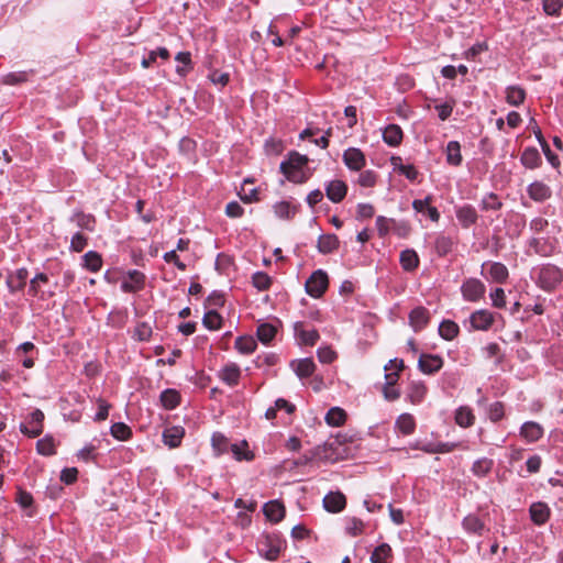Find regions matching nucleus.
<instances>
[{
	"mask_svg": "<svg viewBox=\"0 0 563 563\" xmlns=\"http://www.w3.org/2000/svg\"><path fill=\"white\" fill-rule=\"evenodd\" d=\"M238 319L232 306L225 305L223 295L213 291V331L224 330L223 336L217 343L221 350L228 349L227 340L238 328Z\"/></svg>",
	"mask_w": 563,
	"mask_h": 563,
	"instance_id": "1",
	"label": "nucleus"
},
{
	"mask_svg": "<svg viewBox=\"0 0 563 563\" xmlns=\"http://www.w3.org/2000/svg\"><path fill=\"white\" fill-rule=\"evenodd\" d=\"M563 280V272L552 264H547L540 268L538 284L547 290H554Z\"/></svg>",
	"mask_w": 563,
	"mask_h": 563,
	"instance_id": "2",
	"label": "nucleus"
},
{
	"mask_svg": "<svg viewBox=\"0 0 563 563\" xmlns=\"http://www.w3.org/2000/svg\"><path fill=\"white\" fill-rule=\"evenodd\" d=\"M329 278L322 269L314 271L306 280L305 288L308 295L313 298L321 297L328 289Z\"/></svg>",
	"mask_w": 563,
	"mask_h": 563,
	"instance_id": "3",
	"label": "nucleus"
},
{
	"mask_svg": "<svg viewBox=\"0 0 563 563\" xmlns=\"http://www.w3.org/2000/svg\"><path fill=\"white\" fill-rule=\"evenodd\" d=\"M43 411L34 409L26 420L20 424V431L30 438H36L43 432Z\"/></svg>",
	"mask_w": 563,
	"mask_h": 563,
	"instance_id": "4",
	"label": "nucleus"
},
{
	"mask_svg": "<svg viewBox=\"0 0 563 563\" xmlns=\"http://www.w3.org/2000/svg\"><path fill=\"white\" fill-rule=\"evenodd\" d=\"M486 287L477 278H467L461 286L462 296L465 300L476 302L485 295Z\"/></svg>",
	"mask_w": 563,
	"mask_h": 563,
	"instance_id": "5",
	"label": "nucleus"
},
{
	"mask_svg": "<svg viewBox=\"0 0 563 563\" xmlns=\"http://www.w3.org/2000/svg\"><path fill=\"white\" fill-rule=\"evenodd\" d=\"M261 545L260 551L263 553L264 558L269 561H275L279 556L284 542L276 534H266L261 541Z\"/></svg>",
	"mask_w": 563,
	"mask_h": 563,
	"instance_id": "6",
	"label": "nucleus"
},
{
	"mask_svg": "<svg viewBox=\"0 0 563 563\" xmlns=\"http://www.w3.org/2000/svg\"><path fill=\"white\" fill-rule=\"evenodd\" d=\"M443 358L437 354L422 353L418 360V368L427 375L438 373L443 366Z\"/></svg>",
	"mask_w": 563,
	"mask_h": 563,
	"instance_id": "7",
	"label": "nucleus"
},
{
	"mask_svg": "<svg viewBox=\"0 0 563 563\" xmlns=\"http://www.w3.org/2000/svg\"><path fill=\"white\" fill-rule=\"evenodd\" d=\"M470 322L474 330L487 331L495 322V317L490 311L479 309L471 314Z\"/></svg>",
	"mask_w": 563,
	"mask_h": 563,
	"instance_id": "8",
	"label": "nucleus"
},
{
	"mask_svg": "<svg viewBox=\"0 0 563 563\" xmlns=\"http://www.w3.org/2000/svg\"><path fill=\"white\" fill-rule=\"evenodd\" d=\"M430 312L427 308L419 306L412 309L409 313V324L413 331L419 332L424 329L430 322Z\"/></svg>",
	"mask_w": 563,
	"mask_h": 563,
	"instance_id": "9",
	"label": "nucleus"
},
{
	"mask_svg": "<svg viewBox=\"0 0 563 563\" xmlns=\"http://www.w3.org/2000/svg\"><path fill=\"white\" fill-rule=\"evenodd\" d=\"M144 285L145 275L137 269H133L128 273V278L122 282L121 289L124 292H136L143 289Z\"/></svg>",
	"mask_w": 563,
	"mask_h": 563,
	"instance_id": "10",
	"label": "nucleus"
},
{
	"mask_svg": "<svg viewBox=\"0 0 563 563\" xmlns=\"http://www.w3.org/2000/svg\"><path fill=\"white\" fill-rule=\"evenodd\" d=\"M347 192V186L343 180L334 179L325 186L328 199L334 203L341 202Z\"/></svg>",
	"mask_w": 563,
	"mask_h": 563,
	"instance_id": "11",
	"label": "nucleus"
},
{
	"mask_svg": "<svg viewBox=\"0 0 563 563\" xmlns=\"http://www.w3.org/2000/svg\"><path fill=\"white\" fill-rule=\"evenodd\" d=\"M344 164L352 170H361L365 166V156L361 150L350 147L343 153Z\"/></svg>",
	"mask_w": 563,
	"mask_h": 563,
	"instance_id": "12",
	"label": "nucleus"
},
{
	"mask_svg": "<svg viewBox=\"0 0 563 563\" xmlns=\"http://www.w3.org/2000/svg\"><path fill=\"white\" fill-rule=\"evenodd\" d=\"M323 506L329 512H340L346 506V498L340 492H331L324 496Z\"/></svg>",
	"mask_w": 563,
	"mask_h": 563,
	"instance_id": "13",
	"label": "nucleus"
},
{
	"mask_svg": "<svg viewBox=\"0 0 563 563\" xmlns=\"http://www.w3.org/2000/svg\"><path fill=\"white\" fill-rule=\"evenodd\" d=\"M295 335L298 338L300 344L303 345H314L319 340L320 335L316 329L306 330L303 328V322H296L294 324Z\"/></svg>",
	"mask_w": 563,
	"mask_h": 563,
	"instance_id": "14",
	"label": "nucleus"
},
{
	"mask_svg": "<svg viewBox=\"0 0 563 563\" xmlns=\"http://www.w3.org/2000/svg\"><path fill=\"white\" fill-rule=\"evenodd\" d=\"M29 277V271L24 267L16 269L14 273H10L7 278V286L10 292L22 290L26 285Z\"/></svg>",
	"mask_w": 563,
	"mask_h": 563,
	"instance_id": "15",
	"label": "nucleus"
},
{
	"mask_svg": "<svg viewBox=\"0 0 563 563\" xmlns=\"http://www.w3.org/2000/svg\"><path fill=\"white\" fill-rule=\"evenodd\" d=\"M455 214L461 225L465 229L475 224L478 219L475 208L471 205L459 207L455 211Z\"/></svg>",
	"mask_w": 563,
	"mask_h": 563,
	"instance_id": "16",
	"label": "nucleus"
},
{
	"mask_svg": "<svg viewBox=\"0 0 563 563\" xmlns=\"http://www.w3.org/2000/svg\"><path fill=\"white\" fill-rule=\"evenodd\" d=\"M184 435L185 430L183 427H168L163 432V441L169 448H177L180 445Z\"/></svg>",
	"mask_w": 563,
	"mask_h": 563,
	"instance_id": "17",
	"label": "nucleus"
},
{
	"mask_svg": "<svg viewBox=\"0 0 563 563\" xmlns=\"http://www.w3.org/2000/svg\"><path fill=\"white\" fill-rule=\"evenodd\" d=\"M462 526L466 532L473 533V534H476L479 537L483 536V533L485 531V523L478 516H476L474 514L467 515L463 519Z\"/></svg>",
	"mask_w": 563,
	"mask_h": 563,
	"instance_id": "18",
	"label": "nucleus"
},
{
	"mask_svg": "<svg viewBox=\"0 0 563 563\" xmlns=\"http://www.w3.org/2000/svg\"><path fill=\"white\" fill-rule=\"evenodd\" d=\"M263 510L266 518L272 522H279L285 516V507L277 500L266 503Z\"/></svg>",
	"mask_w": 563,
	"mask_h": 563,
	"instance_id": "19",
	"label": "nucleus"
},
{
	"mask_svg": "<svg viewBox=\"0 0 563 563\" xmlns=\"http://www.w3.org/2000/svg\"><path fill=\"white\" fill-rule=\"evenodd\" d=\"M528 195L534 201H544L551 197V189L542 181H534L529 185Z\"/></svg>",
	"mask_w": 563,
	"mask_h": 563,
	"instance_id": "20",
	"label": "nucleus"
},
{
	"mask_svg": "<svg viewBox=\"0 0 563 563\" xmlns=\"http://www.w3.org/2000/svg\"><path fill=\"white\" fill-rule=\"evenodd\" d=\"M531 520L536 525H543L550 517V509L544 503H534L530 506L529 509Z\"/></svg>",
	"mask_w": 563,
	"mask_h": 563,
	"instance_id": "21",
	"label": "nucleus"
},
{
	"mask_svg": "<svg viewBox=\"0 0 563 563\" xmlns=\"http://www.w3.org/2000/svg\"><path fill=\"white\" fill-rule=\"evenodd\" d=\"M520 434L528 442H536L543 435V428L534 421H528L522 424Z\"/></svg>",
	"mask_w": 563,
	"mask_h": 563,
	"instance_id": "22",
	"label": "nucleus"
},
{
	"mask_svg": "<svg viewBox=\"0 0 563 563\" xmlns=\"http://www.w3.org/2000/svg\"><path fill=\"white\" fill-rule=\"evenodd\" d=\"M240 376H241L240 367L234 363H230V364L225 365L219 372V378L230 386L236 385L239 383Z\"/></svg>",
	"mask_w": 563,
	"mask_h": 563,
	"instance_id": "23",
	"label": "nucleus"
},
{
	"mask_svg": "<svg viewBox=\"0 0 563 563\" xmlns=\"http://www.w3.org/2000/svg\"><path fill=\"white\" fill-rule=\"evenodd\" d=\"M520 162L525 167L534 169L541 165L542 158L536 147H527L521 154Z\"/></svg>",
	"mask_w": 563,
	"mask_h": 563,
	"instance_id": "24",
	"label": "nucleus"
},
{
	"mask_svg": "<svg viewBox=\"0 0 563 563\" xmlns=\"http://www.w3.org/2000/svg\"><path fill=\"white\" fill-rule=\"evenodd\" d=\"M402 130L397 124H389L383 132V140L389 146H398L402 141Z\"/></svg>",
	"mask_w": 563,
	"mask_h": 563,
	"instance_id": "25",
	"label": "nucleus"
},
{
	"mask_svg": "<svg viewBox=\"0 0 563 563\" xmlns=\"http://www.w3.org/2000/svg\"><path fill=\"white\" fill-rule=\"evenodd\" d=\"M290 365L300 378L310 377L316 369V364L311 358L292 361Z\"/></svg>",
	"mask_w": 563,
	"mask_h": 563,
	"instance_id": "26",
	"label": "nucleus"
},
{
	"mask_svg": "<svg viewBox=\"0 0 563 563\" xmlns=\"http://www.w3.org/2000/svg\"><path fill=\"white\" fill-rule=\"evenodd\" d=\"M229 451L232 452L236 461H252L254 459V454L250 451L249 443L245 440L240 443H231Z\"/></svg>",
	"mask_w": 563,
	"mask_h": 563,
	"instance_id": "27",
	"label": "nucleus"
},
{
	"mask_svg": "<svg viewBox=\"0 0 563 563\" xmlns=\"http://www.w3.org/2000/svg\"><path fill=\"white\" fill-rule=\"evenodd\" d=\"M48 283V276L45 273H37L31 280L29 287V295L32 297L45 298V294L42 290V285Z\"/></svg>",
	"mask_w": 563,
	"mask_h": 563,
	"instance_id": "28",
	"label": "nucleus"
},
{
	"mask_svg": "<svg viewBox=\"0 0 563 563\" xmlns=\"http://www.w3.org/2000/svg\"><path fill=\"white\" fill-rule=\"evenodd\" d=\"M526 90L520 86H508L506 88V101L512 107H519L525 102Z\"/></svg>",
	"mask_w": 563,
	"mask_h": 563,
	"instance_id": "29",
	"label": "nucleus"
},
{
	"mask_svg": "<svg viewBox=\"0 0 563 563\" xmlns=\"http://www.w3.org/2000/svg\"><path fill=\"white\" fill-rule=\"evenodd\" d=\"M159 400L162 406L167 409L172 410L175 409L179 402H180V394L178 390L168 388L162 391L159 396Z\"/></svg>",
	"mask_w": 563,
	"mask_h": 563,
	"instance_id": "30",
	"label": "nucleus"
},
{
	"mask_svg": "<svg viewBox=\"0 0 563 563\" xmlns=\"http://www.w3.org/2000/svg\"><path fill=\"white\" fill-rule=\"evenodd\" d=\"M308 162L309 158L306 155H301L298 152H290L288 159L280 163L279 169H287V167L305 169Z\"/></svg>",
	"mask_w": 563,
	"mask_h": 563,
	"instance_id": "31",
	"label": "nucleus"
},
{
	"mask_svg": "<svg viewBox=\"0 0 563 563\" xmlns=\"http://www.w3.org/2000/svg\"><path fill=\"white\" fill-rule=\"evenodd\" d=\"M339 247V239L335 234H323L318 240V250L322 254H329Z\"/></svg>",
	"mask_w": 563,
	"mask_h": 563,
	"instance_id": "32",
	"label": "nucleus"
},
{
	"mask_svg": "<svg viewBox=\"0 0 563 563\" xmlns=\"http://www.w3.org/2000/svg\"><path fill=\"white\" fill-rule=\"evenodd\" d=\"M393 550L388 543H382L374 549L371 555L372 563H389Z\"/></svg>",
	"mask_w": 563,
	"mask_h": 563,
	"instance_id": "33",
	"label": "nucleus"
},
{
	"mask_svg": "<svg viewBox=\"0 0 563 563\" xmlns=\"http://www.w3.org/2000/svg\"><path fill=\"white\" fill-rule=\"evenodd\" d=\"M400 265L406 272L415 271L419 265L418 254L413 250H405L400 253Z\"/></svg>",
	"mask_w": 563,
	"mask_h": 563,
	"instance_id": "34",
	"label": "nucleus"
},
{
	"mask_svg": "<svg viewBox=\"0 0 563 563\" xmlns=\"http://www.w3.org/2000/svg\"><path fill=\"white\" fill-rule=\"evenodd\" d=\"M214 268L220 273L227 276H230L232 272H234V262L232 256L228 254H219L214 262Z\"/></svg>",
	"mask_w": 563,
	"mask_h": 563,
	"instance_id": "35",
	"label": "nucleus"
},
{
	"mask_svg": "<svg viewBox=\"0 0 563 563\" xmlns=\"http://www.w3.org/2000/svg\"><path fill=\"white\" fill-rule=\"evenodd\" d=\"M460 328L452 320H443L439 325V334L442 339L451 341L459 335Z\"/></svg>",
	"mask_w": 563,
	"mask_h": 563,
	"instance_id": "36",
	"label": "nucleus"
},
{
	"mask_svg": "<svg viewBox=\"0 0 563 563\" xmlns=\"http://www.w3.org/2000/svg\"><path fill=\"white\" fill-rule=\"evenodd\" d=\"M396 427L402 434L409 435L416 429L415 418L410 413H402L397 418Z\"/></svg>",
	"mask_w": 563,
	"mask_h": 563,
	"instance_id": "37",
	"label": "nucleus"
},
{
	"mask_svg": "<svg viewBox=\"0 0 563 563\" xmlns=\"http://www.w3.org/2000/svg\"><path fill=\"white\" fill-rule=\"evenodd\" d=\"M70 220L73 222H75L77 224V227H79L81 229H85L88 231L95 230L96 219L91 214H86L81 211H77L71 216Z\"/></svg>",
	"mask_w": 563,
	"mask_h": 563,
	"instance_id": "38",
	"label": "nucleus"
},
{
	"mask_svg": "<svg viewBox=\"0 0 563 563\" xmlns=\"http://www.w3.org/2000/svg\"><path fill=\"white\" fill-rule=\"evenodd\" d=\"M446 162L452 166L462 163L461 146L457 141H450L446 145Z\"/></svg>",
	"mask_w": 563,
	"mask_h": 563,
	"instance_id": "39",
	"label": "nucleus"
},
{
	"mask_svg": "<svg viewBox=\"0 0 563 563\" xmlns=\"http://www.w3.org/2000/svg\"><path fill=\"white\" fill-rule=\"evenodd\" d=\"M280 172L285 175V177L289 181L295 183V184H303L310 177V174L302 168L287 167V169H280Z\"/></svg>",
	"mask_w": 563,
	"mask_h": 563,
	"instance_id": "40",
	"label": "nucleus"
},
{
	"mask_svg": "<svg viewBox=\"0 0 563 563\" xmlns=\"http://www.w3.org/2000/svg\"><path fill=\"white\" fill-rule=\"evenodd\" d=\"M454 244L455 242L451 236L440 234L435 239L434 247L439 256H445L452 251Z\"/></svg>",
	"mask_w": 563,
	"mask_h": 563,
	"instance_id": "41",
	"label": "nucleus"
},
{
	"mask_svg": "<svg viewBox=\"0 0 563 563\" xmlns=\"http://www.w3.org/2000/svg\"><path fill=\"white\" fill-rule=\"evenodd\" d=\"M427 394V386L422 382H412L409 385L408 398L412 404H419Z\"/></svg>",
	"mask_w": 563,
	"mask_h": 563,
	"instance_id": "42",
	"label": "nucleus"
},
{
	"mask_svg": "<svg viewBox=\"0 0 563 563\" xmlns=\"http://www.w3.org/2000/svg\"><path fill=\"white\" fill-rule=\"evenodd\" d=\"M346 413L342 408L333 407L325 415V422L332 427H340L344 424Z\"/></svg>",
	"mask_w": 563,
	"mask_h": 563,
	"instance_id": "43",
	"label": "nucleus"
},
{
	"mask_svg": "<svg viewBox=\"0 0 563 563\" xmlns=\"http://www.w3.org/2000/svg\"><path fill=\"white\" fill-rule=\"evenodd\" d=\"M489 276L496 283H505L508 278V268L499 262H494L489 266Z\"/></svg>",
	"mask_w": 563,
	"mask_h": 563,
	"instance_id": "44",
	"label": "nucleus"
},
{
	"mask_svg": "<svg viewBox=\"0 0 563 563\" xmlns=\"http://www.w3.org/2000/svg\"><path fill=\"white\" fill-rule=\"evenodd\" d=\"M475 416L468 407H460L455 413V422L463 428L471 427L474 423Z\"/></svg>",
	"mask_w": 563,
	"mask_h": 563,
	"instance_id": "45",
	"label": "nucleus"
},
{
	"mask_svg": "<svg viewBox=\"0 0 563 563\" xmlns=\"http://www.w3.org/2000/svg\"><path fill=\"white\" fill-rule=\"evenodd\" d=\"M111 435L119 441H126L132 437L131 428L124 422H115L110 428Z\"/></svg>",
	"mask_w": 563,
	"mask_h": 563,
	"instance_id": "46",
	"label": "nucleus"
},
{
	"mask_svg": "<svg viewBox=\"0 0 563 563\" xmlns=\"http://www.w3.org/2000/svg\"><path fill=\"white\" fill-rule=\"evenodd\" d=\"M84 265L90 272H98L102 266V258L99 253L89 251L84 255Z\"/></svg>",
	"mask_w": 563,
	"mask_h": 563,
	"instance_id": "47",
	"label": "nucleus"
},
{
	"mask_svg": "<svg viewBox=\"0 0 563 563\" xmlns=\"http://www.w3.org/2000/svg\"><path fill=\"white\" fill-rule=\"evenodd\" d=\"M276 328L271 323H262L257 327L256 335L263 343H269L276 335Z\"/></svg>",
	"mask_w": 563,
	"mask_h": 563,
	"instance_id": "48",
	"label": "nucleus"
},
{
	"mask_svg": "<svg viewBox=\"0 0 563 563\" xmlns=\"http://www.w3.org/2000/svg\"><path fill=\"white\" fill-rule=\"evenodd\" d=\"M256 346L257 343L252 336H239L235 340V347L242 354H251Z\"/></svg>",
	"mask_w": 563,
	"mask_h": 563,
	"instance_id": "49",
	"label": "nucleus"
},
{
	"mask_svg": "<svg viewBox=\"0 0 563 563\" xmlns=\"http://www.w3.org/2000/svg\"><path fill=\"white\" fill-rule=\"evenodd\" d=\"M275 214L280 219H290L292 218L297 209L292 207L288 201H279L274 205Z\"/></svg>",
	"mask_w": 563,
	"mask_h": 563,
	"instance_id": "50",
	"label": "nucleus"
},
{
	"mask_svg": "<svg viewBox=\"0 0 563 563\" xmlns=\"http://www.w3.org/2000/svg\"><path fill=\"white\" fill-rule=\"evenodd\" d=\"M36 450L41 455L49 456L55 454V442L52 437H44L36 442Z\"/></svg>",
	"mask_w": 563,
	"mask_h": 563,
	"instance_id": "51",
	"label": "nucleus"
},
{
	"mask_svg": "<svg viewBox=\"0 0 563 563\" xmlns=\"http://www.w3.org/2000/svg\"><path fill=\"white\" fill-rule=\"evenodd\" d=\"M493 465V460L483 457L474 462L472 471L476 476H485L490 472Z\"/></svg>",
	"mask_w": 563,
	"mask_h": 563,
	"instance_id": "52",
	"label": "nucleus"
},
{
	"mask_svg": "<svg viewBox=\"0 0 563 563\" xmlns=\"http://www.w3.org/2000/svg\"><path fill=\"white\" fill-rule=\"evenodd\" d=\"M249 184H253V180L250 179V178H246L244 179L243 181V185H242V189H241V192L239 194L240 195V198L243 202H246V203H250V202H253V201H257L258 200V197H257V189L256 188H252V189H246V186Z\"/></svg>",
	"mask_w": 563,
	"mask_h": 563,
	"instance_id": "53",
	"label": "nucleus"
},
{
	"mask_svg": "<svg viewBox=\"0 0 563 563\" xmlns=\"http://www.w3.org/2000/svg\"><path fill=\"white\" fill-rule=\"evenodd\" d=\"M503 207V202L498 199L494 192L488 194L482 199L481 209L484 211L499 210Z\"/></svg>",
	"mask_w": 563,
	"mask_h": 563,
	"instance_id": "54",
	"label": "nucleus"
},
{
	"mask_svg": "<svg viewBox=\"0 0 563 563\" xmlns=\"http://www.w3.org/2000/svg\"><path fill=\"white\" fill-rule=\"evenodd\" d=\"M252 283L258 290H267L272 285V278L264 272H256L252 277Z\"/></svg>",
	"mask_w": 563,
	"mask_h": 563,
	"instance_id": "55",
	"label": "nucleus"
},
{
	"mask_svg": "<svg viewBox=\"0 0 563 563\" xmlns=\"http://www.w3.org/2000/svg\"><path fill=\"white\" fill-rule=\"evenodd\" d=\"M530 245L542 256H549L553 252V245L542 239H533Z\"/></svg>",
	"mask_w": 563,
	"mask_h": 563,
	"instance_id": "56",
	"label": "nucleus"
},
{
	"mask_svg": "<svg viewBox=\"0 0 563 563\" xmlns=\"http://www.w3.org/2000/svg\"><path fill=\"white\" fill-rule=\"evenodd\" d=\"M175 59L179 64L176 67V71L179 75L185 76L188 73V70H189L190 54L188 52H179L176 55Z\"/></svg>",
	"mask_w": 563,
	"mask_h": 563,
	"instance_id": "57",
	"label": "nucleus"
},
{
	"mask_svg": "<svg viewBox=\"0 0 563 563\" xmlns=\"http://www.w3.org/2000/svg\"><path fill=\"white\" fill-rule=\"evenodd\" d=\"M229 440L221 433L213 432V452L217 454L229 452Z\"/></svg>",
	"mask_w": 563,
	"mask_h": 563,
	"instance_id": "58",
	"label": "nucleus"
},
{
	"mask_svg": "<svg viewBox=\"0 0 563 563\" xmlns=\"http://www.w3.org/2000/svg\"><path fill=\"white\" fill-rule=\"evenodd\" d=\"M505 416V406L500 401H495L489 405L488 417L493 422L501 420Z\"/></svg>",
	"mask_w": 563,
	"mask_h": 563,
	"instance_id": "59",
	"label": "nucleus"
},
{
	"mask_svg": "<svg viewBox=\"0 0 563 563\" xmlns=\"http://www.w3.org/2000/svg\"><path fill=\"white\" fill-rule=\"evenodd\" d=\"M87 243H88L87 236L80 232H77L73 235V238L70 240V250L73 252H77V253L82 252L84 249L87 246Z\"/></svg>",
	"mask_w": 563,
	"mask_h": 563,
	"instance_id": "60",
	"label": "nucleus"
},
{
	"mask_svg": "<svg viewBox=\"0 0 563 563\" xmlns=\"http://www.w3.org/2000/svg\"><path fill=\"white\" fill-rule=\"evenodd\" d=\"M345 529L350 536L356 537L363 532L364 523L361 519L353 517L347 519Z\"/></svg>",
	"mask_w": 563,
	"mask_h": 563,
	"instance_id": "61",
	"label": "nucleus"
},
{
	"mask_svg": "<svg viewBox=\"0 0 563 563\" xmlns=\"http://www.w3.org/2000/svg\"><path fill=\"white\" fill-rule=\"evenodd\" d=\"M455 106V100L451 99L442 104H437L435 110L438 111V117L441 121H445L452 114L453 108Z\"/></svg>",
	"mask_w": 563,
	"mask_h": 563,
	"instance_id": "62",
	"label": "nucleus"
},
{
	"mask_svg": "<svg viewBox=\"0 0 563 563\" xmlns=\"http://www.w3.org/2000/svg\"><path fill=\"white\" fill-rule=\"evenodd\" d=\"M152 335V328L146 322L139 323L134 329V338L139 341H148Z\"/></svg>",
	"mask_w": 563,
	"mask_h": 563,
	"instance_id": "63",
	"label": "nucleus"
},
{
	"mask_svg": "<svg viewBox=\"0 0 563 563\" xmlns=\"http://www.w3.org/2000/svg\"><path fill=\"white\" fill-rule=\"evenodd\" d=\"M393 224H396L394 219H388L383 216H379L376 219V227L380 236H385L391 229Z\"/></svg>",
	"mask_w": 563,
	"mask_h": 563,
	"instance_id": "64",
	"label": "nucleus"
}]
</instances>
